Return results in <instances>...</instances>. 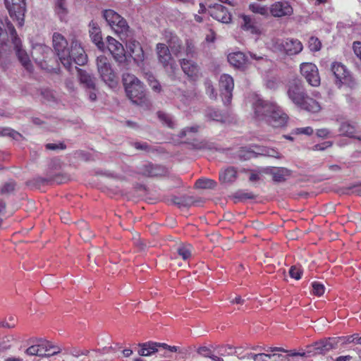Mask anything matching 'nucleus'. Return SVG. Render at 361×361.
Masks as SVG:
<instances>
[{"mask_svg": "<svg viewBox=\"0 0 361 361\" xmlns=\"http://www.w3.org/2000/svg\"><path fill=\"white\" fill-rule=\"evenodd\" d=\"M66 148V146L63 142H60L59 144L48 143L46 145V149H50V150L65 149Z\"/></svg>", "mask_w": 361, "mask_h": 361, "instance_id": "nucleus-54", "label": "nucleus"}, {"mask_svg": "<svg viewBox=\"0 0 361 361\" xmlns=\"http://www.w3.org/2000/svg\"><path fill=\"white\" fill-rule=\"evenodd\" d=\"M140 350H138V354L140 356H150L152 354L157 353L158 350L157 347L159 345H157V342L149 341L144 343L139 344Z\"/></svg>", "mask_w": 361, "mask_h": 361, "instance_id": "nucleus-31", "label": "nucleus"}, {"mask_svg": "<svg viewBox=\"0 0 361 361\" xmlns=\"http://www.w3.org/2000/svg\"><path fill=\"white\" fill-rule=\"evenodd\" d=\"M234 198L240 201L245 200H253L256 197V195L252 192L238 191L234 195Z\"/></svg>", "mask_w": 361, "mask_h": 361, "instance_id": "nucleus-45", "label": "nucleus"}, {"mask_svg": "<svg viewBox=\"0 0 361 361\" xmlns=\"http://www.w3.org/2000/svg\"><path fill=\"white\" fill-rule=\"evenodd\" d=\"M287 94L289 99L299 107L306 96L303 85L298 80H294L289 83Z\"/></svg>", "mask_w": 361, "mask_h": 361, "instance_id": "nucleus-12", "label": "nucleus"}, {"mask_svg": "<svg viewBox=\"0 0 361 361\" xmlns=\"http://www.w3.org/2000/svg\"><path fill=\"white\" fill-rule=\"evenodd\" d=\"M127 54L133 58L134 62L140 65L144 61L145 54L142 47L139 42L135 39H130L126 43Z\"/></svg>", "mask_w": 361, "mask_h": 361, "instance_id": "nucleus-16", "label": "nucleus"}, {"mask_svg": "<svg viewBox=\"0 0 361 361\" xmlns=\"http://www.w3.org/2000/svg\"><path fill=\"white\" fill-rule=\"evenodd\" d=\"M207 116L214 121L221 122L224 121L223 116L218 110L209 109L207 112Z\"/></svg>", "mask_w": 361, "mask_h": 361, "instance_id": "nucleus-50", "label": "nucleus"}, {"mask_svg": "<svg viewBox=\"0 0 361 361\" xmlns=\"http://www.w3.org/2000/svg\"><path fill=\"white\" fill-rule=\"evenodd\" d=\"M192 246L190 244H180L176 248V252L183 260L189 259L192 256Z\"/></svg>", "mask_w": 361, "mask_h": 361, "instance_id": "nucleus-33", "label": "nucleus"}, {"mask_svg": "<svg viewBox=\"0 0 361 361\" xmlns=\"http://www.w3.org/2000/svg\"><path fill=\"white\" fill-rule=\"evenodd\" d=\"M300 71L308 84L313 87H318L320 85V76L315 64L310 62L302 63L300 66Z\"/></svg>", "mask_w": 361, "mask_h": 361, "instance_id": "nucleus-10", "label": "nucleus"}, {"mask_svg": "<svg viewBox=\"0 0 361 361\" xmlns=\"http://www.w3.org/2000/svg\"><path fill=\"white\" fill-rule=\"evenodd\" d=\"M53 47L60 62L68 71H71L73 63L83 66L87 61V56L80 44L74 40L69 48L67 40L61 34L55 32L53 35Z\"/></svg>", "mask_w": 361, "mask_h": 361, "instance_id": "nucleus-1", "label": "nucleus"}, {"mask_svg": "<svg viewBox=\"0 0 361 361\" xmlns=\"http://www.w3.org/2000/svg\"><path fill=\"white\" fill-rule=\"evenodd\" d=\"M316 133L318 137L325 138L329 136L330 131L327 128H321L318 129Z\"/></svg>", "mask_w": 361, "mask_h": 361, "instance_id": "nucleus-64", "label": "nucleus"}, {"mask_svg": "<svg viewBox=\"0 0 361 361\" xmlns=\"http://www.w3.org/2000/svg\"><path fill=\"white\" fill-rule=\"evenodd\" d=\"M4 31L11 39L12 43L14 45V48L16 52V55L23 66V67L28 71H31L32 68V63L27 52L21 48V40L18 37L17 32L11 22H6L4 25V23L0 20V37L4 34Z\"/></svg>", "mask_w": 361, "mask_h": 361, "instance_id": "nucleus-4", "label": "nucleus"}, {"mask_svg": "<svg viewBox=\"0 0 361 361\" xmlns=\"http://www.w3.org/2000/svg\"><path fill=\"white\" fill-rule=\"evenodd\" d=\"M59 353V348L51 344L49 341L37 339L36 343L28 347L25 353L29 356H38L41 357H51Z\"/></svg>", "mask_w": 361, "mask_h": 361, "instance_id": "nucleus-7", "label": "nucleus"}, {"mask_svg": "<svg viewBox=\"0 0 361 361\" xmlns=\"http://www.w3.org/2000/svg\"><path fill=\"white\" fill-rule=\"evenodd\" d=\"M186 49L185 53L187 56H192L195 51V46L192 42L187 40L185 42Z\"/></svg>", "mask_w": 361, "mask_h": 361, "instance_id": "nucleus-60", "label": "nucleus"}, {"mask_svg": "<svg viewBox=\"0 0 361 361\" xmlns=\"http://www.w3.org/2000/svg\"><path fill=\"white\" fill-rule=\"evenodd\" d=\"M157 115L159 118L165 123L169 128H173V123L167 114L164 112L159 111Z\"/></svg>", "mask_w": 361, "mask_h": 361, "instance_id": "nucleus-52", "label": "nucleus"}, {"mask_svg": "<svg viewBox=\"0 0 361 361\" xmlns=\"http://www.w3.org/2000/svg\"><path fill=\"white\" fill-rule=\"evenodd\" d=\"M60 178L59 176H53V177H49V178H42V177H37L35 178H34L32 180L33 181V183L36 185V186H42V185H49V184H51L54 182L59 183V184H61L63 183L62 180H59Z\"/></svg>", "mask_w": 361, "mask_h": 361, "instance_id": "nucleus-35", "label": "nucleus"}, {"mask_svg": "<svg viewBox=\"0 0 361 361\" xmlns=\"http://www.w3.org/2000/svg\"><path fill=\"white\" fill-rule=\"evenodd\" d=\"M243 23L242 24V27L243 30L250 31L251 33H257V28L255 25V24L252 23V19L248 16H243Z\"/></svg>", "mask_w": 361, "mask_h": 361, "instance_id": "nucleus-40", "label": "nucleus"}, {"mask_svg": "<svg viewBox=\"0 0 361 361\" xmlns=\"http://www.w3.org/2000/svg\"><path fill=\"white\" fill-rule=\"evenodd\" d=\"M195 186L200 189H212L216 186V182L209 178H199L196 180Z\"/></svg>", "mask_w": 361, "mask_h": 361, "instance_id": "nucleus-39", "label": "nucleus"}, {"mask_svg": "<svg viewBox=\"0 0 361 361\" xmlns=\"http://www.w3.org/2000/svg\"><path fill=\"white\" fill-rule=\"evenodd\" d=\"M237 178V170L230 166L219 172V180L223 183H233Z\"/></svg>", "mask_w": 361, "mask_h": 361, "instance_id": "nucleus-27", "label": "nucleus"}, {"mask_svg": "<svg viewBox=\"0 0 361 361\" xmlns=\"http://www.w3.org/2000/svg\"><path fill=\"white\" fill-rule=\"evenodd\" d=\"M331 71L335 77L340 80L345 78L348 73L345 67L338 62H334L332 63Z\"/></svg>", "mask_w": 361, "mask_h": 361, "instance_id": "nucleus-37", "label": "nucleus"}, {"mask_svg": "<svg viewBox=\"0 0 361 361\" xmlns=\"http://www.w3.org/2000/svg\"><path fill=\"white\" fill-rule=\"evenodd\" d=\"M270 173L275 182L281 183L286 180L287 178L291 174V171L284 167L274 168L271 170Z\"/></svg>", "mask_w": 361, "mask_h": 361, "instance_id": "nucleus-28", "label": "nucleus"}, {"mask_svg": "<svg viewBox=\"0 0 361 361\" xmlns=\"http://www.w3.org/2000/svg\"><path fill=\"white\" fill-rule=\"evenodd\" d=\"M181 68L183 72L192 80H196L198 78V66L194 62L187 60L183 59L180 63Z\"/></svg>", "mask_w": 361, "mask_h": 361, "instance_id": "nucleus-23", "label": "nucleus"}, {"mask_svg": "<svg viewBox=\"0 0 361 361\" xmlns=\"http://www.w3.org/2000/svg\"><path fill=\"white\" fill-rule=\"evenodd\" d=\"M219 87L221 94L224 96V103L229 104L232 99V92L234 87L233 78L228 74H223L220 77Z\"/></svg>", "mask_w": 361, "mask_h": 361, "instance_id": "nucleus-17", "label": "nucleus"}, {"mask_svg": "<svg viewBox=\"0 0 361 361\" xmlns=\"http://www.w3.org/2000/svg\"><path fill=\"white\" fill-rule=\"evenodd\" d=\"M164 173V169L163 166L151 163L146 164L140 169V173L148 177L161 176Z\"/></svg>", "mask_w": 361, "mask_h": 361, "instance_id": "nucleus-22", "label": "nucleus"}, {"mask_svg": "<svg viewBox=\"0 0 361 361\" xmlns=\"http://www.w3.org/2000/svg\"><path fill=\"white\" fill-rule=\"evenodd\" d=\"M107 48L114 59L118 63H125L127 60V55L121 43L111 37H107Z\"/></svg>", "mask_w": 361, "mask_h": 361, "instance_id": "nucleus-14", "label": "nucleus"}, {"mask_svg": "<svg viewBox=\"0 0 361 361\" xmlns=\"http://www.w3.org/2000/svg\"><path fill=\"white\" fill-rule=\"evenodd\" d=\"M294 133L296 135L305 134L307 135H310L313 133V129L310 126L305 128H297L294 130Z\"/></svg>", "mask_w": 361, "mask_h": 361, "instance_id": "nucleus-53", "label": "nucleus"}, {"mask_svg": "<svg viewBox=\"0 0 361 361\" xmlns=\"http://www.w3.org/2000/svg\"><path fill=\"white\" fill-rule=\"evenodd\" d=\"M0 135L3 136H9L13 137L14 140H18L22 135L16 130L10 128H4L0 131Z\"/></svg>", "mask_w": 361, "mask_h": 361, "instance_id": "nucleus-49", "label": "nucleus"}, {"mask_svg": "<svg viewBox=\"0 0 361 361\" xmlns=\"http://www.w3.org/2000/svg\"><path fill=\"white\" fill-rule=\"evenodd\" d=\"M78 78L81 84L90 90H96L95 78L87 71L80 68L78 70Z\"/></svg>", "mask_w": 361, "mask_h": 361, "instance_id": "nucleus-24", "label": "nucleus"}, {"mask_svg": "<svg viewBox=\"0 0 361 361\" xmlns=\"http://www.w3.org/2000/svg\"><path fill=\"white\" fill-rule=\"evenodd\" d=\"M198 353L203 355L204 357H209L211 358V357L212 356L213 353L211 351L210 349H209L207 347H202L199 349L198 350Z\"/></svg>", "mask_w": 361, "mask_h": 361, "instance_id": "nucleus-61", "label": "nucleus"}, {"mask_svg": "<svg viewBox=\"0 0 361 361\" xmlns=\"http://www.w3.org/2000/svg\"><path fill=\"white\" fill-rule=\"evenodd\" d=\"M312 293L317 296H322L325 291V287L319 282L314 281L312 283Z\"/></svg>", "mask_w": 361, "mask_h": 361, "instance_id": "nucleus-47", "label": "nucleus"}, {"mask_svg": "<svg viewBox=\"0 0 361 361\" xmlns=\"http://www.w3.org/2000/svg\"><path fill=\"white\" fill-rule=\"evenodd\" d=\"M308 48L312 52H317L322 49V42L316 37H311L308 40Z\"/></svg>", "mask_w": 361, "mask_h": 361, "instance_id": "nucleus-42", "label": "nucleus"}, {"mask_svg": "<svg viewBox=\"0 0 361 361\" xmlns=\"http://www.w3.org/2000/svg\"><path fill=\"white\" fill-rule=\"evenodd\" d=\"M300 107L307 111L312 113L319 112L321 109L319 103L315 99L308 97L307 94L305 97L302 101V104H301Z\"/></svg>", "mask_w": 361, "mask_h": 361, "instance_id": "nucleus-29", "label": "nucleus"}, {"mask_svg": "<svg viewBox=\"0 0 361 361\" xmlns=\"http://www.w3.org/2000/svg\"><path fill=\"white\" fill-rule=\"evenodd\" d=\"M241 172L249 175V180L252 183L258 181L261 178V172L255 169H243Z\"/></svg>", "mask_w": 361, "mask_h": 361, "instance_id": "nucleus-44", "label": "nucleus"}, {"mask_svg": "<svg viewBox=\"0 0 361 361\" xmlns=\"http://www.w3.org/2000/svg\"><path fill=\"white\" fill-rule=\"evenodd\" d=\"M52 51L47 45L44 44H36L32 47L31 51V56L33 60L37 63L42 69L47 71H52L54 68L49 66L47 62V59L49 55H51Z\"/></svg>", "mask_w": 361, "mask_h": 361, "instance_id": "nucleus-8", "label": "nucleus"}, {"mask_svg": "<svg viewBox=\"0 0 361 361\" xmlns=\"http://www.w3.org/2000/svg\"><path fill=\"white\" fill-rule=\"evenodd\" d=\"M281 46L285 53L289 56L296 55L303 49L302 42L297 39L288 38L282 42Z\"/></svg>", "mask_w": 361, "mask_h": 361, "instance_id": "nucleus-19", "label": "nucleus"}, {"mask_svg": "<svg viewBox=\"0 0 361 361\" xmlns=\"http://www.w3.org/2000/svg\"><path fill=\"white\" fill-rule=\"evenodd\" d=\"M249 10L255 14H259L264 17H268L270 14L269 8L266 5L255 2L249 5Z\"/></svg>", "mask_w": 361, "mask_h": 361, "instance_id": "nucleus-36", "label": "nucleus"}, {"mask_svg": "<svg viewBox=\"0 0 361 361\" xmlns=\"http://www.w3.org/2000/svg\"><path fill=\"white\" fill-rule=\"evenodd\" d=\"M91 28L90 30V36L92 42L97 46L100 49L104 47V43L102 41V37L101 31L99 27L96 26L95 23H90Z\"/></svg>", "mask_w": 361, "mask_h": 361, "instance_id": "nucleus-32", "label": "nucleus"}, {"mask_svg": "<svg viewBox=\"0 0 361 361\" xmlns=\"http://www.w3.org/2000/svg\"><path fill=\"white\" fill-rule=\"evenodd\" d=\"M101 354L97 351L90 354V351L86 349L74 348L64 354L62 361H94V358L99 357ZM97 361L102 360L99 359Z\"/></svg>", "mask_w": 361, "mask_h": 361, "instance_id": "nucleus-9", "label": "nucleus"}, {"mask_svg": "<svg viewBox=\"0 0 361 361\" xmlns=\"http://www.w3.org/2000/svg\"><path fill=\"white\" fill-rule=\"evenodd\" d=\"M270 351L271 352L279 351V352L288 353V356L293 357L294 361H309L307 360V356L306 355V353L305 352L298 353L295 350L287 351L282 348H278V347L271 348Z\"/></svg>", "mask_w": 361, "mask_h": 361, "instance_id": "nucleus-34", "label": "nucleus"}, {"mask_svg": "<svg viewBox=\"0 0 361 361\" xmlns=\"http://www.w3.org/2000/svg\"><path fill=\"white\" fill-rule=\"evenodd\" d=\"M6 8L10 16L18 21L20 26L24 24V16L26 11L25 0H11L10 4L6 0Z\"/></svg>", "mask_w": 361, "mask_h": 361, "instance_id": "nucleus-11", "label": "nucleus"}, {"mask_svg": "<svg viewBox=\"0 0 361 361\" xmlns=\"http://www.w3.org/2000/svg\"><path fill=\"white\" fill-rule=\"evenodd\" d=\"M97 66L102 80L110 87H115L118 85V80L108 59L103 55L97 56Z\"/></svg>", "mask_w": 361, "mask_h": 361, "instance_id": "nucleus-6", "label": "nucleus"}, {"mask_svg": "<svg viewBox=\"0 0 361 361\" xmlns=\"http://www.w3.org/2000/svg\"><path fill=\"white\" fill-rule=\"evenodd\" d=\"M339 132L341 135L355 138L361 141V136H357L355 135L357 133L356 126L351 124L348 121H344L341 123Z\"/></svg>", "mask_w": 361, "mask_h": 361, "instance_id": "nucleus-26", "label": "nucleus"}, {"mask_svg": "<svg viewBox=\"0 0 361 361\" xmlns=\"http://www.w3.org/2000/svg\"><path fill=\"white\" fill-rule=\"evenodd\" d=\"M333 348L331 339L321 341L315 343L316 353L324 354Z\"/></svg>", "mask_w": 361, "mask_h": 361, "instance_id": "nucleus-38", "label": "nucleus"}, {"mask_svg": "<svg viewBox=\"0 0 361 361\" xmlns=\"http://www.w3.org/2000/svg\"><path fill=\"white\" fill-rule=\"evenodd\" d=\"M157 345H161L159 346L157 348H158V350L157 353H159L160 357H171V353H181L180 348L178 346L176 345H169L166 343H157Z\"/></svg>", "mask_w": 361, "mask_h": 361, "instance_id": "nucleus-30", "label": "nucleus"}, {"mask_svg": "<svg viewBox=\"0 0 361 361\" xmlns=\"http://www.w3.org/2000/svg\"><path fill=\"white\" fill-rule=\"evenodd\" d=\"M103 16L112 30L123 39L128 37L130 27L126 20L112 9L104 11Z\"/></svg>", "mask_w": 361, "mask_h": 361, "instance_id": "nucleus-5", "label": "nucleus"}, {"mask_svg": "<svg viewBox=\"0 0 361 361\" xmlns=\"http://www.w3.org/2000/svg\"><path fill=\"white\" fill-rule=\"evenodd\" d=\"M149 85L152 90L156 92L159 93L161 91V86L155 78H152V80L150 82Z\"/></svg>", "mask_w": 361, "mask_h": 361, "instance_id": "nucleus-56", "label": "nucleus"}, {"mask_svg": "<svg viewBox=\"0 0 361 361\" xmlns=\"http://www.w3.org/2000/svg\"><path fill=\"white\" fill-rule=\"evenodd\" d=\"M271 361H288V355H284L278 353H272L271 354Z\"/></svg>", "mask_w": 361, "mask_h": 361, "instance_id": "nucleus-58", "label": "nucleus"}, {"mask_svg": "<svg viewBox=\"0 0 361 361\" xmlns=\"http://www.w3.org/2000/svg\"><path fill=\"white\" fill-rule=\"evenodd\" d=\"M255 116L258 120H265L274 128L286 125L288 116L276 103L258 99L253 104Z\"/></svg>", "mask_w": 361, "mask_h": 361, "instance_id": "nucleus-2", "label": "nucleus"}, {"mask_svg": "<svg viewBox=\"0 0 361 361\" xmlns=\"http://www.w3.org/2000/svg\"><path fill=\"white\" fill-rule=\"evenodd\" d=\"M107 48L114 59L118 63H125L127 60V55L121 43L111 37H107Z\"/></svg>", "mask_w": 361, "mask_h": 361, "instance_id": "nucleus-15", "label": "nucleus"}, {"mask_svg": "<svg viewBox=\"0 0 361 361\" xmlns=\"http://www.w3.org/2000/svg\"><path fill=\"white\" fill-rule=\"evenodd\" d=\"M227 58L229 63L235 68L244 70L247 67L248 59L243 52L230 53Z\"/></svg>", "mask_w": 361, "mask_h": 361, "instance_id": "nucleus-20", "label": "nucleus"}, {"mask_svg": "<svg viewBox=\"0 0 361 361\" xmlns=\"http://www.w3.org/2000/svg\"><path fill=\"white\" fill-rule=\"evenodd\" d=\"M15 183L13 182L6 183L2 188L1 193H9L15 190Z\"/></svg>", "mask_w": 361, "mask_h": 361, "instance_id": "nucleus-55", "label": "nucleus"}, {"mask_svg": "<svg viewBox=\"0 0 361 361\" xmlns=\"http://www.w3.org/2000/svg\"><path fill=\"white\" fill-rule=\"evenodd\" d=\"M332 145V142L326 141L320 144H317L313 147L314 150L322 151L325 149L330 147Z\"/></svg>", "mask_w": 361, "mask_h": 361, "instance_id": "nucleus-57", "label": "nucleus"}, {"mask_svg": "<svg viewBox=\"0 0 361 361\" xmlns=\"http://www.w3.org/2000/svg\"><path fill=\"white\" fill-rule=\"evenodd\" d=\"M17 324V318L15 316L10 315L0 322V326L7 329L14 328Z\"/></svg>", "mask_w": 361, "mask_h": 361, "instance_id": "nucleus-43", "label": "nucleus"}, {"mask_svg": "<svg viewBox=\"0 0 361 361\" xmlns=\"http://www.w3.org/2000/svg\"><path fill=\"white\" fill-rule=\"evenodd\" d=\"M198 126H192V127H186L179 134L180 137H185L188 133H197L198 131Z\"/></svg>", "mask_w": 361, "mask_h": 361, "instance_id": "nucleus-59", "label": "nucleus"}, {"mask_svg": "<svg viewBox=\"0 0 361 361\" xmlns=\"http://www.w3.org/2000/svg\"><path fill=\"white\" fill-rule=\"evenodd\" d=\"M189 145L195 149H204L207 148V142L205 140H193Z\"/></svg>", "mask_w": 361, "mask_h": 361, "instance_id": "nucleus-51", "label": "nucleus"}, {"mask_svg": "<svg viewBox=\"0 0 361 361\" xmlns=\"http://www.w3.org/2000/svg\"><path fill=\"white\" fill-rule=\"evenodd\" d=\"M289 275L292 279L299 280L302 275V270L300 267L294 265L290 268Z\"/></svg>", "mask_w": 361, "mask_h": 361, "instance_id": "nucleus-48", "label": "nucleus"}, {"mask_svg": "<svg viewBox=\"0 0 361 361\" xmlns=\"http://www.w3.org/2000/svg\"><path fill=\"white\" fill-rule=\"evenodd\" d=\"M123 83L127 97L134 103L140 106L149 105L145 86L142 82L134 75L124 73Z\"/></svg>", "mask_w": 361, "mask_h": 361, "instance_id": "nucleus-3", "label": "nucleus"}, {"mask_svg": "<svg viewBox=\"0 0 361 361\" xmlns=\"http://www.w3.org/2000/svg\"><path fill=\"white\" fill-rule=\"evenodd\" d=\"M166 37L168 47H170L173 54L178 56L183 49L181 40L177 35H173L172 33H170L169 36L166 35Z\"/></svg>", "mask_w": 361, "mask_h": 361, "instance_id": "nucleus-25", "label": "nucleus"}, {"mask_svg": "<svg viewBox=\"0 0 361 361\" xmlns=\"http://www.w3.org/2000/svg\"><path fill=\"white\" fill-rule=\"evenodd\" d=\"M269 12L274 18L290 17L293 14V8L288 1H279L270 6Z\"/></svg>", "mask_w": 361, "mask_h": 361, "instance_id": "nucleus-13", "label": "nucleus"}, {"mask_svg": "<svg viewBox=\"0 0 361 361\" xmlns=\"http://www.w3.org/2000/svg\"><path fill=\"white\" fill-rule=\"evenodd\" d=\"M238 353L237 349H234L231 345H223L218 348V354L220 356H230L236 355Z\"/></svg>", "mask_w": 361, "mask_h": 361, "instance_id": "nucleus-41", "label": "nucleus"}, {"mask_svg": "<svg viewBox=\"0 0 361 361\" xmlns=\"http://www.w3.org/2000/svg\"><path fill=\"white\" fill-rule=\"evenodd\" d=\"M358 338H359V334H354L353 335L348 336L345 338V342L348 343H353L357 344Z\"/></svg>", "mask_w": 361, "mask_h": 361, "instance_id": "nucleus-62", "label": "nucleus"}, {"mask_svg": "<svg viewBox=\"0 0 361 361\" xmlns=\"http://www.w3.org/2000/svg\"><path fill=\"white\" fill-rule=\"evenodd\" d=\"M248 359H252L254 361H271V354L267 353H249L247 356Z\"/></svg>", "mask_w": 361, "mask_h": 361, "instance_id": "nucleus-46", "label": "nucleus"}, {"mask_svg": "<svg viewBox=\"0 0 361 361\" xmlns=\"http://www.w3.org/2000/svg\"><path fill=\"white\" fill-rule=\"evenodd\" d=\"M156 52L159 62L161 63L163 66H167L172 60L169 47L164 43H158L156 46Z\"/></svg>", "mask_w": 361, "mask_h": 361, "instance_id": "nucleus-21", "label": "nucleus"}, {"mask_svg": "<svg viewBox=\"0 0 361 361\" xmlns=\"http://www.w3.org/2000/svg\"><path fill=\"white\" fill-rule=\"evenodd\" d=\"M210 15L214 19L223 23H229L232 18L227 8L221 4H216L210 10Z\"/></svg>", "mask_w": 361, "mask_h": 361, "instance_id": "nucleus-18", "label": "nucleus"}, {"mask_svg": "<svg viewBox=\"0 0 361 361\" xmlns=\"http://www.w3.org/2000/svg\"><path fill=\"white\" fill-rule=\"evenodd\" d=\"M353 50H354L355 54L361 60V42H355L353 43Z\"/></svg>", "mask_w": 361, "mask_h": 361, "instance_id": "nucleus-63", "label": "nucleus"}]
</instances>
